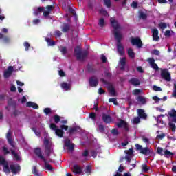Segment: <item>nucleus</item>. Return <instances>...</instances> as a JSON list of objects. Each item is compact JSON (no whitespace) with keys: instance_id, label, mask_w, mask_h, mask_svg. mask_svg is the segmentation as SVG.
<instances>
[{"instance_id":"nucleus-7","label":"nucleus","mask_w":176,"mask_h":176,"mask_svg":"<svg viewBox=\"0 0 176 176\" xmlns=\"http://www.w3.org/2000/svg\"><path fill=\"white\" fill-rule=\"evenodd\" d=\"M44 145L45 148V155L49 157L50 156V154L52 153V146H50V142L49 140L45 139L44 140Z\"/></svg>"},{"instance_id":"nucleus-15","label":"nucleus","mask_w":176,"mask_h":176,"mask_svg":"<svg viewBox=\"0 0 176 176\" xmlns=\"http://www.w3.org/2000/svg\"><path fill=\"white\" fill-rule=\"evenodd\" d=\"M65 146H66V148H68L69 151H74L75 148V145L71 143V140L69 139H66L65 140Z\"/></svg>"},{"instance_id":"nucleus-5","label":"nucleus","mask_w":176,"mask_h":176,"mask_svg":"<svg viewBox=\"0 0 176 176\" xmlns=\"http://www.w3.org/2000/svg\"><path fill=\"white\" fill-rule=\"evenodd\" d=\"M161 78L166 82H171V74H170L167 69H161Z\"/></svg>"},{"instance_id":"nucleus-60","label":"nucleus","mask_w":176,"mask_h":176,"mask_svg":"<svg viewBox=\"0 0 176 176\" xmlns=\"http://www.w3.org/2000/svg\"><path fill=\"white\" fill-rule=\"evenodd\" d=\"M100 59L102 60V63H105L107 61V56H105V55H104V54L101 55Z\"/></svg>"},{"instance_id":"nucleus-51","label":"nucleus","mask_w":176,"mask_h":176,"mask_svg":"<svg viewBox=\"0 0 176 176\" xmlns=\"http://www.w3.org/2000/svg\"><path fill=\"white\" fill-rule=\"evenodd\" d=\"M45 9H47V11L50 12V13H52V12H53V9H54V6L50 5L47 6Z\"/></svg>"},{"instance_id":"nucleus-23","label":"nucleus","mask_w":176,"mask_h":176,"mask_svg":"<svg viewBox=\"0 0 176 176\" xmlns=\"http://www.w3.org/2000/svg\"><path fill=\"white\" fill-rule=\"evenodd\" d=\"M8 104L9 107H12V108H14V109H16V108L17 107V104L16 103V101L13 100V98H10L8 99Z\"/></svg>"},{"instance_id":"nucleus-14","label":"nucleus","mask_w":176,"mask_h":176,"mask_svg":"<svg viewBox=\"0 0 176 176\" xmlns=\"http://www.w3.org/2000/svg\"><path fill=\"white\" fill-rule=\"evenodd\" d=\"M114 37L117 41V45H120V42H122V38H123L122 34H120L119 31L116 30L114 31Z\"/></svg>"},{"instance_id":"nucleus-48","label":"nucleus","mask_w":176,"mask_h":176,"mask_svg":"<svg viewBox=\"0 0 176 176\" xmlns=\"http://www.w3.org/2000/svg\"><path fill=\"white\" fill-rule=\"evenodd\" d=\"M99 13H100V14H102L103 16H108V12L104 10V8H101L99 10Z\"/></svg>"},{"instance_id":"nucleus-62","label":"nucleus","mask_w":176,"mask_h":176,"mask_svg":"<svg viewBox=\"0 0 176 176\" xmlns=\"http://www.w3.org/2000/svg\"><path fill=\"white\" fill-rule=\"evenodd\" d=\"M164 35L166 38H170V36H171V31L166 30L164 33Z\"/></svg>"},{"instance_id":"nucleus-61","label":"nucleus","mask_w":176,"mask_h":176,"mask_svg":"<svg viewBox=\"0 0 176 176\" xmlns=\"http://www.w3.org/2000/svg\"><path fill=\"white\" fill-rule=\"evenodd\" d=\"M131 8H133V9H137L138 8V3L135 1H133L132 3L131 4Z\"/></svg>"},{"instance_id":"nucleus-2","label":"nucleus","mask_w":176,"mask_h":176,"mask_svg":"<svg viewBox=\"0 0 176 176\" xmlns=\"http://www.w3.org/2000/svg\"><path fill=\"white\" fill-rule=\"evenodd\" d=\"M168 115L170 116V118H169V127L171 129V131L175 133L176 129V110L174 109H172L168 113Z\"/></svg>"},{"instance_id":"nucleus-39","label":"nucleus","mask_w":176,"mask_h":176,"mask_svg":"<svg viewBox=\"0 0 176 176\" xmlns=\"http://www.w3.org/2000/svg\"><path fill=\"white\" fill-rule=\"evenodd\" d=\"M85 172L86 174L90 175V174H91V166H90V165L87 166Z\"/></svg>"},{"instance_id":"nucleus-20","label":"nucleus","mask_w":176,"mask_h":176,"mask_svg":"<svg viewBox=\"0 0 176 176\" xmlns=\"http://www.w3.org/2000/svg\"><path fill=\"white\" fill-rule=\"evenodd\" d=\"M80 131V126L70 127L69 130V133L70 135L76 134V133H79Z\"/></svg>"},{"instance_id":"nucleus-37","label":"nucleus","mask_w":176,"mask_h":176,"mask_svg":"<svg viewBox=\"0 0 176 176\" xmlns=\"http://www.w3.org/2000/svg\"><path fill=\"white\" fill-rule=\"evenodd\" d=\"M98 25H100V27H101L102 28L104 27V25H105V19H104V18H101L99 20Z\"/></svg>"},{"instance_id":"nucleus-36","label":"nucleus","mask_w":176,"mask_h":176,"mask_svg":"<svg viewBox=\"0 0 176 176\" xmlns=\"http://www.w3.org/2000/svg\"><path fill=\"white\" fill-rule=\"evenodd\" d=\"M142 170L143 173H148L149 171V166H148V165L144 164L142 166Z\"/></svg>"},{"instance_id":"nucleus-13","label":"nucleus","mask_w":176,"mask_h":176,"mask_svg":"<svg viewBox=\"0 0 176 176\" xmlns=\"http://www.w3.org/2000/svg\"><path fill=\"white\" fill-rule=\"evenodd\" d=\"M6 138L9 145H10V146H12V148H14V141L13 140V138H12V133H10V131H8L7 133Z\"/></svg>"},{"instance_id":"nucleus-31","label":"nucleus","mask_w":176,"mask_h":176,"mask_svg":"<svg viewBox=\"0 0 176 176\" xmlns=\"http://www.w3.org/2000/svg\"><path fill=\"white\" fill-rule=\"evenodd\" d=\"M128 56H129L130 58H134L135 57V54L134 53V50H133V49H128Z\"/></svg>"},{"instance_id":"nucleus-55","label":"nucleus","mask_w":176,"mask_h":176,"mask_svg":"<svg viewBox=\"0 0 176 176\" xmlns=\"http://www.w3.org/2000/svg\"><path fill=\"white\" fill-rule=\"evenodd\" d=\"M157 153L158 155H160V156H163V155H164V154L163 153V149H162L161 147H158V148H157Z\"/></svg>"},{"instance_id":"nucleus-43","label":"nucleus","mask_w":176,"mask_h":176,"mask_svg":"<svg viewBox=\"0 0 176 176\" xmlns=\"http://www.w3.org/2000/svg\"><path fill=\"white\" fill-rule=\"evenodd\" d=\"M54 120L57 124L61 120V118L58 115H55L54 116Z\"/></svg>"},{"instance_id":"nucleus-34","label":"nucleus","mask_w":176,"mask_h":176,"mask_svg":"<svg viewBox=\"0 0 176 176\" xmlns=\"http://www.w3.org/2000/svg\"><path fill=\"white\" fill-rule=\"evenodd\" d=\"M11 153L14 156L15 160H20V156H19V154H17L14 150H11Z\"/></svg>"},{"instance_id":"nucleus-21","label":"nucleus","mask_w":176,"mask_h":176,"mask_svg":"<svg viewBox=\"0 0 176 176\" xmlns=\"http://www.w3.org/2000/svg\"><path fill=\"white\" fill-rule=\"evenodd\" d=\"M129 83L133 85V86H140L141 85V82L138 78H133L129 80Z\"/></svg>"},{"instance_id":"nucleus-49","label":"nucleus","mask_w":176,"mask_h":176,"mask_svg":"<svg viewBox=\"0 0 176 176\" xmlns=\"http://www.w3.org/2000/svg\"><path fill=\"white\" fill-rule=\"evenodd\" d=\"M8 162L3 158V157H0V166H4V164H6Z\"/></svg>"},{"instance_id":"nucleus-42","label":"nucleus","mask_w":176,"mask_h":176,"mask_svg":"<svg viewBox=\"0 0 176 176\" xmlns=\"http://www.w3.org/2000/svg\"><path fill=\"white\" fill-rule=\"evenodd\" d=\"M141 118L138 116V117H135L133 120V122L135 124H138V123H140L141 122Z\"/></svg>"},{"instance_id":"nucleus-59","label":"nucleus","mask_w":176,"mask_h":176,"mask_svg":"<svg viewBox=\"0 0 176 176\" xmlns=\"http://www.w3.org/2000/svg\"><path fill=\"white\" fill-rule=\"evenodd\" d=\"M120 65H126V57H123L122 58L120 59Z\"/></svg>"},{"instance_id":"nucleus-27","label":"nucleus","mask_w":176,"mask_h":176,"mask_svg":"<svg viewBox=\"0 0 176 176\" xmlns=\"http://www.w3.org/2000/svg\"><path fill=\"white\" fill-rule=\"evenodd\" d=\"M164 155L165 156V157H166V159H170V157L174 156V153L170 152L168 150H165L164 152Z\"/></svg>"},{"instance_id":"nucleus-35","label":"nucleus","mask_w":176,"mask_h":176,"mask_svg":"<svg viewBox=\"0 0 176 176\" xmlns=\"http://www.w3.org/2000/svg\"><path fill=\"white\" fill-rule=\"evenodd\" d=\"M89 116L90 119L94 120V122H96V120L97 119V115H96V113L91 112V113H89Z\"/></svg>"},{"instance_id":"nucleus-32","label":"nucleus","mask_w":176,"mask_h":176,"mask_svg":"<svg viewBox=\"0 0 176 176\" xmlns=\"http://www.w3.org/2000/svg\"><path fill=\"white\" fill-rule=\"evenodd\" d=\"M147 61L150 64L151 67L155 69V59H153V58H148Z\"/></svg>"},{"instance_id":"nucleus-54","label":"nucleus","mask_w":176,"mask_h":176,"mask_svg":"<svg viewBox=\"0 0 176 176\" xmlns=\"http://www.w3.org/2000/svg\"><path fill=\"white\" fill-rule=\"evenodd\" d=\"M111 134H113V135H119V130H118V129H113L111 130Z\"/></svg>"},{"instance_id":"nucleus-11","label":"nucleus","mask_w":176,"mask_h":176,"mask_svg":"<svg viewBox=\"0 0 176 176\" xmlns=\"http://www.w3.org/2000/svg\"><path fill=\"white\" fill-rule=\"evenodd\" d=\"M110 23L113 30H115V31H118V30H120V24H119V22H118V21H116L115 18H111Z\"/></svg>"},{"instance_id":"nucleus-9","label":"nucleus","mask_w":176,"mask_h":176,"mask_svg":"<svg viewBox=\"0 0 176 176\" xmlns=\"http://www.w3.org/2000/svg\"><path fill=\"white\" fill-rule=\"evenodd\" d=\"M89 83L91 87H97V86H98V78H97L96 76H91L89 80Z\"/></svg>"},{"instance_id":"nucleus-46","label":"nucleus","mask_w":176,"mask_h":176,"mask_svg":"<svg viewBox=\"0 0 176 176\" xmlns=\"http://www.w3.org/2000/svg\"><path fill=\"white\" fill-rule=\"evenodd\" d=\"M54 36L56 38H60L61 35H63V33L60 30H56L54 34Z\"/></svg>"},{"instance_id":"nucleus-28","label":"nucleus","mask_w":176,"mask_h":176,"mask_svg":"<svg viewBox=\"0 0 176 176\" xmlns=\"http://www.w3.org/2000/svg\"><path fill=\"white\" fill-rule=\"evenodd\" d=\"M71 30V26L68 23H65L62 27V32H68Z\"/></svg>"},{"instance_id":"nucleus-24","label":"nucleus","mask_w":176,"mask_h":176,"mask_svg":"<svg viewBox=\"0 0 176 176\" xmlns=\"http://www.w3.org/2000/svg\"><path fill=\"white\" fill-rule=\"evenodd\" d=\"M87 69L88 72H89L90 74H94V72H96V67H94V65H90V64H88L87 65Z\"/></svg>"},{"instance_id":"nucleus-19","label":"nucleus","mask_w":176,"mask_h":176,"mask_svg":"<svg viewBox=\"0 0 176 176\" xmlns=\"http://www.w3.org/2000/svg\"><path fill=\"white\" fill-rule=\"evenodd\" d=\"M43 162H44L45 170H47V171H50L51 173H53V171H54V168H53V166L50 164L47 163V160H46V159L45 161Z\"/></svg>"},{"instance_id":"nucleus-18","label":"nucleus","mask_w":176,"mask_h":176,"mask_svg":"<svg viewBox=\"0 0 176 176\" xmlns=\"http://www.w3.org/2000/svg\"><path fill=\"white\" fill-rule=\"evenodd\" d=\"M73 173L76 175L77 174H80L82 171H83V168L82 167L79 166L78 164H75L73 166Z\"/></svg>"},{"instance_id":"nucleus-57","label":"nucleus","mask_w":176,"mask_h":176,"mask_svg":"<svg viewBox=\"0 0 176 176\" xmlns=\"http://www.w3.org/2000/svg\"><path fill=\"white\" fill-rule=\"evenodd\" d=\"M164 137H166V134L164 133H161L160 135H157L156 136V139L157 140H163V138H164Z\"/></svg>"},{"instance_id":"nucleus-53","label":"nucleus","mask_w":176,"mask_h":176,"mask_svg":"<svg viewBox=\"0 0 176 176\" xmlns=\"http://www.w3.org/2000/svg\"><path fill=\"white\" fill-rule=\"evenodd\" d=\"M32 173L34 175H36V176H39V173H38V169H36V166H33V168H32Z\"/></svg>"},{"instance_id":"nucleus-17","label":"nucleus","mask_w":176,"mask_h":176,"mask_svg":"<svg viewBox=\"0 0 176 176\" xmlns=\"http://www.w3.org/2000/svg\"><path fill=\"white\" fill-rule=\"evenodd\" d=\"M138 115L140 119H146L148 118V116L145 113V111L142 109H138Z\"/></svg>"},{"instance_id":"nucleus-4","label":"nucleus","mask_w":176,"mask_h":176,"mask_svg":"<svg viewBox=\"0 0 176 176\" xmlns=\"http://www.w3.org/2000/svg\"><path fill=\"white\" fill-rule=\"evenodd\" d=\"M135 148L137 151H140V153L142 155H145L146 156H148L151 155V150L148 147L143 148L141 145L136 144Z\"/></svg>"},{"instance_id":"nucleus-52","label":"nucleus","mask_w":176,"mask_h":176,"mask_svg":"<svg viewBox=\"0 0 176 176\" xmlns=\"http://www.w3.org/2000/svg\"><path fill=\"white\" fill-rule=\"evenodd\" d=\"M98 129H99L100 133H104V131H105V126L102 124H99Z\"/></svg>"},{"instance_id":"nucleus-50","label":"nucleus","mask_w":176,"mask_h":176,"mask_svg":"<svg viewBox=\"0 0 176 176\" xmlns=\"http://www.w3.org/2000/svg\"><path fill=\"white\" fill-rule=\"evenodd\" d=\"M159 27L161 28V30H166V28H167V24L162 22L159 24Z\"/></svg>"},{"instance_id":"nucleus-33","label":"nucleus","mask_w":176,"mask_h":176,"mask_svg":"<svg viewBox=\"0 0 176 176\" xmlns=\"http://www.w3.org/2000/svg\"><path fill=\"white\" fill-rule=\"evenodd\" d=\"M3 171L6 173V174H9L10 173V168H9L8 162L3 165Z\"/></svg>"},{"instance_id":"nucleus-47","label":"nucleus","mask_w":176,"mask_h":176,"mask_svg":"<svg viewBox=\"0 0 176 176\" xmlns=\"http://www.w3.org/2000/svg\"><path fill=\"white\" fill-rule=\"evenodd\" d=\"M139 17L140 19H142V20H146V18L148 17V16L146 15V14L144 12H140Z\"/></svg>"},{"instance_id":"nucleus-25","label":"nucleus","mask_w":176,"mask_h":176,"mask_svg":"<svg viewBox=\"0 0 176 176\" xmlns=\"http://www.w3.org/2000/svg\"><path fill=\"white\" fill-rule=\"evenodd\" d=\"M137 101L138 102H140V104H142V105H145V104H146V98H145L144 96H138V98H136Z\"/></svg>"},{"instance_id":"nucleus-6","label":"nucleus","mask_w":176,"mask_h":176,"mask_svg":"<svg viewBox=\"0 0 176 176\" xmlns=\"http://www.w3.org/2000/svg\"><path fill=\"white\" fill-rule=\"evenodd\" d=\"M117 126L119 129H124L125 131H129L130 128L129 127V123H127L124 120L120 119L119 122L117 124Z\"/></svg>"},{"instance_id":"nucleus-45","label":"nucleus","mask_w":176,"mask_h":176,"mask_svg":"<svg viewBox=\"0 0 176 176\" xmlns=\"http://www.w3.org/2000/svg\"><path fill=\"white\" fill-rule=\"evenodd\" d=\"M104 2V5H105V6H107V8H111V6H112V2L111 1V0H106Z\"/></svg>"},{"instance_id":"nucleus-10","label":"nucleus","mask_w":176,"mask_h":176,"mask_svg":"<svg viewBox=\"0 0 176 176\" xmlns=\"http://www.w3.org/2000/svg\"><path fill=\"white\" fill-rule=\"evenodd\" d=\"M10 168L12 174H17L18 173H20V171L21 170V167L19 164H11L10 166Z\"/></svg>"},{"instance_id":"nucleus-56","label":"nucleus","mask_w":176,"mask_h":176,"mask_svg":"<svg viewBox=\"0 0 176 176\" xmlns=\"http://www.w3.org/2000/svg\"><path fill=\"white\" fill-rule=\"evenodd\" d=\"M60 50L62 53V54H67V47H61V48H60Z\"/></svg>"},{"instance_id":"nucleus-16","label":"nucleus","mask_w":176,"mask_h":176,"mask_svg":"<svg viewBox=\"0 0 176 176\" xmlns=\"http://www.w3.org/2000/svg\"><path fill=\"white\" fill-rule=\"evenodd\" d=\"M131 45H142V41H141V38L140 37H131Z\"/></svg>"},{"instance_id":"nucleus-1","label":"nucleus","mask_w":176,"mask_h":176,"mask_svg":"<svg viewBox=\"0 0 176 176\" xmlns=\"http://www.w3.org/2000/svg\"><path fill=\"white\" fill-rule=\"evenodd\" d=\"M74 56L76 60L80 61H85L89 56V51L87 50L82 49L79 45L74 49Z\"/></svg>"},{"instance_id":"nucleus-26","label":"nucleus","mask_w":176,"mask_h":176,"mask_svg":"<svg viewBox=\"0 0 176 176\" xmlns=\"http://www.w3.org/2000/svg\"><path fill=\"white\" fill-rule=\"evenodd\" d=\"M162 101L164 102V101H167V96H164L163 98H160L157 97V96H155V104H159Z\"/></svg>"},{"instance_id":"nucleus-63","label":"nucleus","mask_w":176,"mask_h":176,"mask_svg":"<svg viewBox=\"0 0 176 176\" xmlns=\"http://www.w3.org/2000/svg\"><path fill=\"white\" fill-rule=\"evenodd\" d=\"M142 139L143 142H144V144H149V140L148 139V138H145V136H142Z\"/></svg>"},{"instance_id":"nucleus-12","label":"nucleus","mask_w":176,"mask_h":176,"mask_svg":"<svg viewBox=\"0 0 176 176\" xmlns=\"http://www.w3.org/2000/svg\"><path fill=\"white\" fill-rule=\"evenodd\" d=\"M102 120L106 123V124L112 123V117L105 113H102Z\"/></svg>"},{"instance_id":"nucleus-64","label":"nucleus","mask_w":176,"mask_h":176,"mask_svg":"<svg viewBox=\"0 0 176 176\" xmlns=\"http://www.w3.org/2000/svg\"><path fill=\"white\" fill-rule=\"evenodd\" d=\"M172 96L173 97H175V98H176V83L174 84V89Z\"/></svg>"},{"instance_id":"nucleus-29","label":"nucleus","mask_w":176,"mask_h":176,"mask_svg":"<svg viewBox=\"0 0 176 176\" xmlns=\"http://www.w3.org/2000/svg\"><path fill=\"white\" fill-rule=\"evenodd\" d=\"M45 10V8L43 7H38L37 9H36L34 12V16H38V14L42 13Z\"/></svg>"},{"instance_id":"nucleus-44","label":"nucleus","mask_w":176,"mask_h":176,"mask_svg":"<svg viewBox=\"0 0 176 176\" xmlns=\"http://www.w3.org/2000/svg\"><path fill=\"white\" fill-rule=\"evenodd\" d=\"M3 153V155H9L10 153V151L8 149V147L6 146H3L2 148Z\"/></svg>"},{"instance_id":"nucleus-58","label":"nucleus","mask_w":176,"mask_h":176,"mask_svg":"<svg viewBox=\"0 0 176 176\" xmlns=\"http://www.w3.org/2000/svg\"><path fill=\"white\" fill-rule=\"evenodd\" d=\"M44 113H45V115H49L50 113H52V109L50 108L44 109Z\"/></svg>"},{"instance_id":"nucleus-38","label":"nucleus","mask_w":176,"mask_h":176,"mask_svg":"<svg viewBox=\"0 0 176 176\" xmlns=\"http://www.w3.org/2000/svg\"><path fill=\"white\" fill-rule=\"evenodd\" d=\"M45 41L48 43V45H55L54 41H53L50 37H46Z\"/></svg>"},{"instance_id":"nucleus-8","label":"nucleus","mask_w":176,"mask_h":176,"mask_svg":"<svg viewBox=\"0 0 176 176\" xmlns=\"http://www.w3.org/2000/svg\"><path fill=\"white\" fill-rule=\"evenodd\" d=\"M34 152V155H36L38 159H41V160L43 162H46V158L43 156V155H42V149H41V148H35Z\"/></svg>"},{"instance_id":"nucleus-3","label":"nucleus","mask_w":176,"mask_h":176,"mask_svg":"<svg viewBox=\"0 0 176 176\" xmlns=\"http://www.w3.org/2000/svg\"><path fill=\"white\" fill-rule=\"evenodd\" d=\"M50 129L55 131V134L57 135V137H59V138H63V136L64 135V131H63L61 129H58L56 124L51 123L50 125Z\"/></svg>"},{"instance_id":"nucleus-41","label":"nucleus","mask_w":176,"mask_h":176,"mask_svg":"<svg viewBox=\"0 0 176 176\" xmlns=\"http://www.w3.org/2000/svg\"><path fill=\"white\" fill-rule=\"evenodd\" d=\"M109 89L111 96H116V91L115 90V88L113 87H109Z\"/></svg>"},{"instance_id":"nucleus-30","label":"nucleus","mask_w":176,"mask_h":176,"mask_svg":"<svg viewBox=\"0 0 176 176\" xmlns=\"http://www.w3.org/2000/svg\"><path fill=\"white\" fill-rule=\"evenodd\" d=\"M61 87H62V89H64L65 90L68 91V90H69V89H71V85H69L65 82H63L61 83Z\"/></svg>"},{"instance_id":"nucleus-40","label":"nucleus","mask_w":176,"mask_h":176,"mask_svg":"<svg viewBox=\"0 0 176 176\" xmlns=\"http://www.w3.org/2000/svg\"><path fill=\"white\" fill-rule=\"evenodd\" d=\"M124 152L126 155H128V156H131L133 153H134V150L133 149V148H131L129 151L125 150Z\"/></svg>"},{"instance_id":"nucleus-22","label":"nucleus","mask_w":176,"mask_h":176,"mask_svg":"<svg viewBox=\"0 0 176 176\" xmlns=\"http://www.w3.org/2000/svg\"><path fill=\"white\" fill-rule=\"evenodd\" d=\"M117 51L120 56H124V47L122 45H117Z\"/></svg>"}]
</instances>
